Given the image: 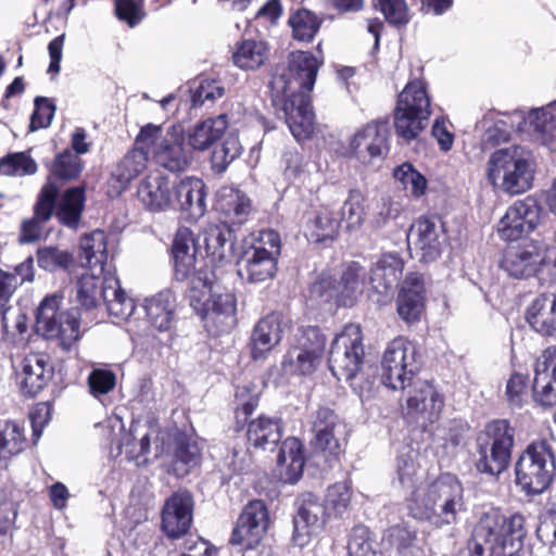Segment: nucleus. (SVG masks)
Listing matches in <instances>:
<instances>
[{
	"label": "nucleus",
	"instance_id": "obj_20",
	"mask_svg": "<svg viewBox=\"0 0 556 556\" xmlns=\"http://www.w3.org/2000/svg\"><path fill=\"white\" fill-rule=\"evenodd\" d=\"M192 497L188 492L169 496L162 509V530L172 539L185 535L192 523Z\"/></svg>",
	"mask_w": 556,
	"mask_h": 556
},
{
	"label": "nucleus",
	"instance_id": "obj_4",
	"mask_svg": "<svg viewBox=\"0 0 556 556\" xmlns=\"http://www.w3.org/2000/svg\"><path fill=\"white\" fill-rule=\"evenodd\" d=\"M534 162L522 147L513 146L494 151L485 165V177L492 188L508 195H519L532 188Z\"/></svg>",
	"mask_w": 556,
	"mask_h": 556
},
{
	"label": "nucleus",
	"instance_id": "obj_11",
	"mask_svg": "<svg viewBox=\"0 0 556 556\" xmlns=\"http://www.w3.org/2000/svg\"><path fill=\"white\" fill-rule=\"evenodd\" d=\"M365 356L362 329L356 324L346 325L330 346L328 366L338 380L351 381L362 368Z\"/></svg>",
	"mask_w": 556,
	"mask_h": 556
},
{
	"label": "nucleus",
	"instance_id": "obj_37",
	"mask_svg": "<svg viewBox=\"0 0 556 556\" xmlns=\"http://www.w3.org/2000/svg\"><path fill=\"white\" fill-rule=\"evenodd\" d=\"M228 125L227 114H219L202 121L189 132V146L193 150H207L223 137Z\"/></svg>",
	"mask_w": 556,
	"mask_h": 556
},
{
	"label": "nucleus",
	"instance_id": "obj_55",
	"mask_svg": "<svg viewBox=\"0 0 556 556\" xmlns=\"http://www.w3.org/2000/svg\"><path fill=\"white\" fill-rule=\"evenodd\" d=\"M39 267L48 271L65 269L73 263V256L65 250L55 247H45L37 251Z\"/></svg>",
	"mask_w": 556,
	"mask_h": 556
},
{
	"label": "nucleus",
	"instance_id": "obj_59",
	"mask_svg": "<svg viewBox=\"0 0 556 556\" xmlns=\"http://www.w3.org/2000/svg\"><path fill=\"white\" fill-rule=\"evenodd\" d=\"M83 169L81 160L75 153L66 150L54 161L52 173L62 179H74Z\"/></svg>",
	"mask_w": 556,
	"mask_h": 556
},
{
	"label": "nucleus",
	"instance_id": "obj_64",
	"mask_svg": "<svg viewBox=\"0 0 556 556\" xmlns=\"http://www.w3.org/2000/svg\"><path fill=\"white\" fill-rule=\"evenodd\" d=\"M389 541L401 556H410L416 533L405 526H395L389 530Z\"/></svg>",
	"mask_w": 556,
	"mask_h": 556
},
{
	"label": "nucleus",
	"instance_id": "obj_1",
	"mask_svg": "<svg viewBox=\"0 0 556 556\" xmlns=\"http://www.w3.org/2000/svg\"><path fill=\"white\" fill-rule=\"evenodd\" d=\"M321 61L313 53L295 51L287 64L275 67L269 88L274 106L283 113L285 121L298 140L309 138L315 114L311 105L313 90Z\"/></svg>",
	"mask_w": 556,
	"mask_h": 556
},
{
	"label": "nucleus",
	"instance_id": "obj_5",
	"mask_svg": "<svg viewBox=\"0 0 556 556\" xmlns=\"http://www.w3.org/2000/svg\"><path fill=\"white\" fill-rule=\"evenodd\" d=\"M526 535V519L521 514L507 517L500 509L490 508L481 515L469 541L484 546L491 556H505V548H514Z\"/></svg>",
	"mask_w": 556,
	"mask_h": 556
},
{
	"label": "nucleus",
	"instance_id": "obj_56",
	"mask_svg": "<svg viewBox=\"0 0 556 556\" xmlns=\"http://www.w3.org/2000/svg\"><path fill=\"white\" fill-rule=\"evenodd\" d=\"M348 553L349 556H378L367 527L358 525L352 529Z\"/></svg>",
	"mask_w": 556,
	"mask_h": 556
},
{
	"label": "nucleus",
	"instance_id": "obj_13",
	"mask_svg": "<svg viewBox=\"0 0 556 556\" xmlns=\"http://www.w3.org/2000/svg\"><path fill=\"white\" fill-rule=\"evenodd\" d=\"M404 416L417 426L426 429L434 424L444 407V397L429 381L414 380L406 386Z\"/></svg>",
	"mask_w": 556,
	"mask_h": 556
},
{
	"label": "nucleus",
	"instance_id": "obj_9",
	"mask_svg": "<svg viewBox=\"0 0 556 556\" xmlns=\"http://www.w3.org/2000/svg\"><path fill=\"white\" fill-rule=\"evenodd\" d=\"M136 143L143 144L153 153L156 163L170 172L185 170L192 157L190 149L185 147L182 134L175 126L163 134L161 126L149 124L141 128Z\"/></svg>",
	"mask_w": 556,
	"mask_h": 556
},
{
	"label": "nucleus",
	"instance_id": "obj_19",
	"mask_svg": "<svg viewBox=\"0 0 556 556\" xmlns=\"http://www.w3.org/2000/svg\"><path fill=\"white\" fill-rule=\"evenodd\" d=\"M327 515V508L314 494L306 493L299 497L298 511L293 519L295 543L305 545L312 535L324 528Z\"/></svg>",
	"mask_w": 556,
	"mask_h": 556
},
{
	"label": "nucleus",
	"instance_id": "obj_24",
	"mask_svg": "<svg viewBox=\"0 0 556 556\" xmlns=\"http://www.w3.org/2000/svg\"><path fill=\"white\" fill-rule=\"evenodd\" d=\"M511 127L535 140H545L556 129V121L549 108H533L528 113L521 110L509 114Z\"/></svg>",
	"mask_w": 556,
	"mask_h": 556
},
{
	"label": "nucleus",
	"instance_id": "obj_21",
	"mask_svg": "<svg viewBox=\"0 0 556 556\" xmlns=\"http://www.w3.org/2000/svg\"><path fill=\"white\" fill-rule=\"evenodd\" d=\"M175 186L160 172L147 175L138 185L137 198L150 212H164L173 207Z\"/></svg>",
	"mask_w": 556,
	"mask_h": 556
},
{
	"label": "nucleus",
	"instance_id": "obj_61",
	"mask_svg": "<svg viewBox=\"0 0 556 556\" xmlns=\"http://www.w3.org/2000/svg\"><path fill=\"white\" fill-rule=\"evenodd\" d=\"M375 7L381 11L386 21L392 25H405L409 21L405 0H376Z\"/></svg>",
	"mask_w": 556,
	"mask_h": 556
},
{
	"label": "nucleus",
	"instance_id": "obj_29",
	"mask_svg": "<svg viewBox=\"0 0 556 556\" xmlns=\"http://www.w3.org/2000/svg\"><path fill=\"white\" fill-rule=\"evenodd\" d=\"M404 263L396 252L383 253L370 270L369 285L380 295H388L397 285Z\"/></svg>",
	"mask_w": 556,
	"mask_h": 556
},
{
	"label": "nucleus",
	"instance_id": "obj_41",
	"mask_svg": "<svg viewBox=\"0 0 556 556\" xmlns=\"http://www.w3.org/2000/svg\"><path fill=\"white\" fill-rule=\"evenodd\" d=\"M340 220L327 206H320L306 223V236L311 241L325 242L337 238Z\"/></svg>",
	"mask_w": 556,
	"mask_h": 556
},
{
	"label": "nucleus",
	"instance_id": "obj_23",
	"mask_svg": "<svg viewBox=\"0 0 556 556\" xmlns=\"http://www.w3.org/2000/svg\"><path fill=\"white\" fill-rule=\"evenodd\" d=\"M283 317L273 312L261 318L252 329L249 346L254 361L264 359L281 341Z\"/></svg>",
	"mask_w": 556,
	"mask_h": 556
},
{
	"label": "nucleus",
	"instance_id": "obj_36",
	"mask_svg": "<svg viewBox=\"0 0 556 556\" xmlns=\"http://www.w3.org/2000/svg\"><path fill=\"white\" fill-rule=\"evenodd\" d=\"M248 442L255 450L274 451L281 440V426L278 419L260 416L248 425Z\"/></svg>",
	"mask_w": 556,
	"mask_h": 556
},
{
	"label": "nucleus",
	"instance_id": "obj_15",
	"mask_svg": "<svg viewBox=\"0 0 556 556\" xmlns=\"http://www.w3.org/2000/svg\"><path fill=\"white\" fill-rule=\"evenodd\" d=\"M407 241L420 262L432 263L448 244L445 223L438 216H420L410 225Z\"/></svg>",
	"mask_w": 556,
	"mask_h": 556
},
{
	"label": "nucleus",
	"instance_id": "obj_44",
	"mask_svg": "<svg viewBox=\"0 0 556 556\" xmlns=\"http://www.w3.org/2000/svg\"><path fill=\"white\" fill-rule=\"evenodd\" d=\"M417 455L418 453L414 448L405 446L396 457V478L400 484L407 490H412V493L422 488L418 484L421 480V473L416 463Z\"/></svg>",
	"mask_w": 556,
	"mask_h": 556
},
{
	"label": "nucleus",
	"instance_id": "obj_48",
	"mask_svg": "<svg viewBox=\"0 0 556 556\" xmlns=\"http://www.w3.org/2000/svg\"><path fill=\"white\" fill-rule=\"evenodd\" d=\"M104 278L84 274L76 283V302L85 309L97 307L102 301L101 288Z\"/></svg>",
	"mask_w": 556,
	"mask_h": 556
},
{
	"label": "nucleus",
	"instance_id": "obj_53",
	"mask_svg": "<svg viewBox=\"0 0 556 556\" xmlns=\"http://www.w3.org/2000/svg\"><path fill=\"white\" fill-rule=\"evenodd\" d=\"M289 23L293 37L301 41H311L320 26L317 16L307 10L298 11L290 17Z\"/></svg>",
	"mask_w": 556,
	"mask_h": 556
},
{
	"label": "nucleus",
	"instance_id": "obj_6",
	"mask_svg": "<svg viewBox=\"0 0 556 556\" xmlns=\"http://www.w3.org/2000/svg\"><path fill=\"white\" fill-rule=\"evenodd\" d=\"M515 430L505 419L489 422L478 437L476 468L490 477L500 476L510 462Z\"/></svg>",
	"mask_w": 556,
	"mask_h": 556
},
{
	"label": "nucleus",
	"instance_id": "obj_33",
	"mask_svg": "<svg viewBox=\"0 0 556 556\" xmlns=\"http://www.w3.org/2000/svg\"><path fill=\"white\" fill-rule=\"evenodd\" d=\"M168 454L172 457L169 471L179 478L187 476L200 460L198 444L185 433L175 434Z\"/></svg>",
	"mask_w": 556,
	"mask_h": 556
},
{
	"label": "nucleus",
	"instance_id": "obj_40",
	"mask_svg": "<svg viewBox=\"0 0 556 556\" xmlns=\"http://www.w3.org/2000/svg\"><path fill=\"white\" fill-rule=\"evenodd\" d=\"M217 210L232 222L241 224L251 212V201L233 187H224L217 194Z\"/></svg>",
	"mask_w": 556,
	"mask_h": 556
},
{
	"label": "nucleus",
	"instance_id": "obj_12",
	"mask_svg": "<svg viewBox=\"0 0 556 556\" xmlns=\"http://www.w3.org/2000/svg\"><path fill=\"white\" fill-rule=\"evenodd\" d=\"M418 370L416 349L412 342L403 337L393 339L382 354L381 382L392 390H406Z\"/></svg>",
	"mask_w": 556,
	"mask_h": 556
},
{
	"label": "nucleus",
	"instance_id": "obj_3",
	"mask_svg": "<svg viewBox=\"0 0 556 556\" xmlns=\"http://www.w3.org/2000/svg\"><path fill=\"white\" fill-rule=\"evenodd\" d=\"M464 505L463 484L450 473L415 490L408 500L412 517L427 520L438 528L455 523Z\"/></svg>",
	"mask_w": 556,
	"mask_h": 556
},
{
	"label": "nucleus",
	"instance_id": "obj_30",
	"mask_svg": "<svg viewBox=\"0 0 556 556\" xmlns=\"http://www.w3.org/2000/svg\"><path fill=\"white\" fill-rule=\"evenodd\" d=\"M337 424V415L328 407H320L313 414L312 431L314 432V439L312 442L316 450L331 456L340 454L341 446L333 433Z\"/></svg>",
	"mask_w": 556,
	"mask_h": 556
},
{
	"label": "nucleus",
	"instance_id": "obj_47",
	"mask_svg": "<svg viewBox=\"0 0 556 556\" xmlns=\"http://www.w3.org/2000/svg\"><path fill=\"white\" fill-rule=\"evenodd\" d=\"M365 197L356 189L350 190L348 198L341 207V222L345 224L348 231H358L365 222Z\"/></svg>",
	"mask_w": 556,
	"mask_h": 556
},
{
	"label": "nucleus",
	"instance_id": "obj_28",
	"mask_svg": "<svg viewBox=\"0 0 556 556\" xmlns=\"http://www.w3.org/2000/svg\"><path fill=\"white\" fill-rule=\"evenodd\" d=\"M149 151L143 144H137L115 165L111 173L110 186L116 194L122 193L128 185L148 166Z\"/></svg>",
	"mask_w": 556,
	"mask_h": 556
},
{
	"label": "nucleus",
	"instance_id": "obj_60",
	"mask_svg": "<svg viewBox=\"0 0 556 556\" xmlns=\"http://www.w3.org/2000/svg\"><path fill=\"white\" fill-rule=\"evenodd\" d=\"M533 397L536 404L542 407H552L556 404V379L546 375H534Z\"/></svg>",
	"mask_w": 556,
	"mask_h": 556
},
{
	"label": "nucleus",
	"instance_id": "obj_42",
	"mask_svg": "<svg viewBox=\"0 0 556 556\" xmlns=\"http://www.w3.org/2000/svg\"><path fill=\"white\" fill-rule=\"evenodd\" d=\"M106 257L108 253L104 231L96 230L81 238L79 258L84 266L91 269L98 268L99 273H102Z\"/></svg>",
	"mask_w": 556,
	"mask_h": 556
},
{
	"label": "nucleus",
	"instance_id": "obj_17",
	"mask_svg": "<svg viewBox=\"0 0 556 556\" xmlns=\"http://www.w3.org/2000/svg\"><path fill=\"white\" fill-rule=\"evenodd\" d=\"M390 127L387 119L368 123L350 140L349 154L363 164L382 159L389 151Z\"/></svg>",
	"mask_w": 556,
	"mask_h": 556
},
{
	"label": "nucleus",
	"instance_id": "obj_51",
	"mask_svg": "<svg viewBox=\"0 0 556 556\" xmlns=\"http://www.w3.org/2000/svg\"><path fill=\"white\" fill-rule=\"evenodd\" d=\"M36 172L37 164L26 152L11 153L0 160V175L25 176Z\"/></svg>",
	"mask_w": 556,
	"mask_h": 556
},
{
	"label": "nucleus",
	"instance_id": "obj_32",
	"mask_svg": "<svg viewBox=\"0 0 556 556\" xmlns=\"http://www.w3.org/2000/svg\"><path fill=\"white\" fill-rule=\"evenodd\" d=\"M526 319L538 333L556 338V294L536 296L527 309Z\"/></svg>",
	"mask_w": 556,
	"mask_h": 556
},
{
	"label": "nucleus",
	"instance_id": "obj_26",
	"mask_svg": "<svg viewBox=\"0 0 556 556\" xmlns=\"http://www.w3.org/2000/svg\"><path fill=\"white\" fill-rule=\"evenodd\" d=\"M174 198L187 219L195 222L206 212L205 185L200 178L181 179L175 186Z\"/></svg>",
	"mask_w": 556,
	"mask_h": 556
},
{
	"label": "nucleus",
	"instance_id": "obj_46",
	"mask_svg": "<svg viewBox=\"0 0 556 556\" xmlns=\"http://www.w3.org/2000/svg\"><path fill=\"white\" fill-rule=\"evenodd\" d=\"M26 443L24 428L14 420H0V458L20 454Z\"/></svg>",
	"mask_w": 556,
	"mask_h": 556
},
{
	"label": "nucleus",
	"instance_id": "obj_54",
	"mask_svg": "<svg viewBox=\"0 0 556 556\" xmlns=\"http://www.w3.org/2000/svg\"><path fill=\"white\" fill-rule=\"evenodd\" d=\"M351 502V490L348 482H337L328 488L325 508L328 516H340L346 511Z\"/></svg>",
	"mask_w": 556,
	"mask_h": 556
},
{
	"label": "nucleus",
	"instance_id": "obj_35",
	"mask_svg": "<svg viewBox=\"0 0 556 556\" xmlns=\"http://www.w3.org/2000/svg\"><path fill=\"white\" fill-rule=\"evenodd\" d=\"M101 295L110 316L117 320H126L132 315L136 307L135 302L121 288L117 278L104 277Z\"/></svg>",
	"mask_w": 556,
	"mask_h": 556
},
{
	"label": "nucleus",
	"instance_id": "obj_57",
	"mask_svg": "<svg viewBox=\"0 0 556 556\" xmlns=\"http://www.w3.org/2000/svg\"><path fill=\"white\" fill-rule=\"evenodd\" d=\"M321 356L308 350L293 348L288 353V364L292 371L299 375H311L319 365Z\"/></svg>",
	"mask_w": 556,
	"mask_h": 556
},
{
	"label": "nucleus",
	"instance_id": "obj_14",
	"mask_svg": "<svg viewBox=\"0 0 556 556\" xmlns=\"http://www.w3.org/2000/svg\"><path fill=\"white\" fill-rule=\"evenodd\" d=\"M364 276V268L352 263L343 270L338 282L331 277L321 276L311 286L309 296L325 303L334 301L339 306H352L363 292Z\"/></svg>",
	"mask_w": 556,
	"mask_h": 556
},
{
	"label": "nucleus",
	"instance_id": "obj_10",
	"mask_svg": "<svg viewBox=\"0 0 556 556\" xmlns=\"http://www.w3.org/2000/svg\"><path fill=\"white\" fill-rule=\"evenodd\" d=\"M62 298L52 294L46 296L38 306L36 329L47 339H56L64 350H70L79 339L78 309L61 311Z\"/></svg>",
	"mask_w": 556,
	"mask_h": 556
},
{
	"label": "nucleus",
	"instance_id": "obj_7",
	"mask_svg": "<svg viewBox=\"0 0 556 556\" xmlns=\"http://www.w3.org/2000/svg\"><path fill=\"white\" fill-rule=\"evenodd\" d=\"M501 267L516 279L538 276L543 282L556 280V258L551 257L548 247L540 241L508 248L504 252Z\"/></svg>",
	"mask_w": 556,
	"mask_h": 556
},
{
	"label": "nucleus",
	"instance_id": "obj_52",
	"mask_svg": "<svg viewBox=\"0 0 556 556\" xmlns=\"http://www.w3.org/2000/svg\"><path fill=\"white\" fill-rule=\"evenodd\" d=\"M241 154V144L237 137L229 136L225 141L216 147L211 156L212 168L220 174L224 173L229 164Z\"/></svg>",
	"mask_w": 556,
	"mask_h": 556
},
{
	"label": "nucleus",
	"instance_id": "obj_63",
	"mask_svg": "<svg viewBox=\"0 0 556 556\" xmlns=\"http://www.w3.org/2000/svg\"><path fill=\"white\" fill-rule=\"evenodd\" d=\"M55 113V105L45 97L35 99V110L30 117V130L47 128L50 126Z\"/></svg>",
	"mask_w": 556,
	"mask_h": 556
},
{
	"label": "nucleus",
	"instance_id": "obj_22",
	"mask_svg": "<svg viewBox=\"0 0 556 556\" xmlns=\"http://www.w3.org/2000/svg\"><path fill=\"white\" fill-rule=\"evenodd\" d=\"M192 235L195 243V251L202 248L199 242L200 239H202L206 257L212 263L222 264L232 260L236 238L233 231L226 223L207 225L198 240L193 232ZM195 253L197 252H194V254Z\"/></svg>",
	"mask_w": 556,
	"mask_h": 556
},
{
	"label": "nucleus",
	"instance_id": "obj_25",
	"mask_svg": "<svg viewBox=\"0 0 556 556\" xmlns=\"http://www.w3.org/2000/svg\"><path fill=\"white\" fill-rule=\"evenodd\" d=\"M396 307L406 324H415L420 319L425 308V283L421 275L412 273L406 276L397 295Z\"/></svg>",
	"mask_w": 556,
	"mask_h": 556
},
{
	"label": "nucleus",
	"instance_id": "obj_50",
	"mask_svg": "<svg viewBox=\"0 0 556 556\" xmlns=\"http://www.w3.org/2000/svg\"><path fill=\"white\" fill-rule=\"evenodd\" d=\"M429 117L417 116L396 106L394 126L396 135L407 141L417 138L427 125Z\"/></svg>",
	"mask_w": 556,
	"mask_h": 556
},
{
	"label": "nucleus",
	"instance_id": "obj_43",
	"mask_svg": "<svg viewBox=\"0 0 556 556\" xmlns=\"http://www.w3.org/2000/svg\"><path fill=\"white\" fill-rule=\"evenodd\" d=\"M396 106L417 116H430V99L420 80H414L406 85L400 93Z\"/></svg>",
	"mask_w": 556,
	"mask_h": 556
},
{
	"label": "nucleus",
	"instance_id": "obj_49",
	"mask_svg": "<svg viewBox=\"0 0 556 556\" xmlns=\"http://www.w3.org/2000/svg\"><path fill=\"white\" fill-rule=\"evenodd\" d=\"M394 179L414 198L426 193L427 179L410 163H403L393 170Z\"/></svg>",
	"mask_w": 556,
	"mask_h": 556
},
{
	"label": "nucleus",
	"instance_id": "obj_18",
	"mask_svg": "<svg viewBox=\"0 0 556 556\" xmlns=\"http://www.w3.org/2000/svg\"><path fill=\"white\" fill-rule=\"evenodd\" d=\"M269 526V513L261 500L250 501L238 517L230 536L232 545L258 544Z\"/></svg>",
	"mask_w": 556,
	"mask_h": 556
},
{
	"label": "nucleus",
	"instance_id": "obj_38",
	"mask_svg": "<svg viewBox=\"0 0 556 556\" xmlns=\"http://www.w3.org/2000/svg\"><path fill=\"white\" fill-rule=\"evenodd\" d=\"M268 56L269 48L265 41L244 39L237 45L232 61L242 71H255L265 64Z\"/></svg>",
	"mask_w": 556,
	"mask_h": 556
},
{
	"label": "nucleus",
	"instance_id": "obj_31",
	"mask_svg": "<svg viewBox=\"0 0 556 556\" xmlns=\"http://www.w3.org/2000/svg\"><path fill=\"white\" fill-rule=\"evenodd\" d=\"M177 301L170 289L146 299L144 309L151 326L160 332L170 331L175 323Z\"/></svg>",
	"mask_w": 556,
	"mask_h": 556
},
{
	"label": "nucleus",
	"instance_id": "obj_39",
	"mask_svg": "<svg viewBox=\"0 0 556 556\" xmlns=\"http://www.w3.org/2000/svg\"><path fill=\"white\" fill-rule=\"evenodd\" d=\"M85 201L83 187L67 189L56 206L55 216L59 222L71 229H77L85 208Z\"/></svg>",
	"mask_w": 556,
	"mask_h": 556
},
{
	"label": "nucleus",
	"instance_id": "obj_62",
	"mask_svg": "<svg viewBox=\"0 0 556 556\" xmlns=\"http://www.w3.org/2000/svg\"><path fill=\"white\" fill-rule=\"evenodd\" d=\"M58 195V188L51 184H46L37 199L34 207V217L46 223L52 216L55 207V199Z\"/></svg>",
	"mask_w": 556,
	"mask_h": 556
},
{
	"label": "nucleus",
	"instance_id": "obj_16",
	"mask_svg": "<svg viewBox=\"0 0 556 556\" xmlns=\"http://www.w3.org/2000/svg\"><path fill=\"white\" fill-rule=\"evenodd\" d=\"M541 206L531 197L514 202L497 224V233L505 241H517L535 229Z\"/></svg>",
	"mask_w": 556,
	"mask_h": 556
},
{
	"label": "nucleus",
	"instance_id": "obj_45",
	"mask_svg": "<svg viewBox=\"0 0 556 556\" xmlns=\"http://www.w3.org/2000/svg\"><path fill=\"white\" fill-rule=\"evenodd\" d=\"M270 253L262 254L253 250L247 258L245 265L239 269V275L249 282H263L274 277L277 269V260L271 258Z\"/></svg>",
	"mask_w": 556,
	"mask_h": 556
},
{
	"label": "nucleus",
	"instance_id": "obj_8",
	"mask_svg": "<svg viewBox=\"0 0 556 556\" xmlns=\"http://www.w3.org/2000/svg\"><path fill=\"white\" fill-rule=\"evenodd\" d=\"M555 470V458L551 445L546 441L533 442L516 463V483L526 494L538 495L549 486Z\"/></svg>",
	"mask_w": 556,
	"mask_h": 556
},
{
	"label": "nucleus",
	"instance_id": "obj_27",
	"mask_svg": "<svg viewBox=\"0 0 556 556\" xmlns=\"http://www.w3.org/2000/svg\"><path fill=\"white\" fill-rule=\"evenodd\" d=\"M53 367L45 354H29L22 363L20 374L21 391L24 395L36 396L52 379Z\"/></svg>",
	"mask_w": 556,
	"mask_h": 556
},
{
	"label": "nucleus",
	"instance_id": "obj_2",
	"mask_svg": "<svg viewBox=\"0 0 556 556\" xmlns=\"http://www.w3.org/2000/svg\"><path fill=\"white\" fill-rule=\"evenodd\" d=\"M195 243L192 231L180 227L172 244L174 277L178 281L188 280L187 298L190 306L202 318H207L230 328L237 312L236 298L231 293H213L211 273L195 270Z\"/></svg>",
	"mask_w": 556,
	"mask_h": 556
},
{
	"label": "nucleus",
	"instance_id": "obj_34",
	"mask_svg": "<svg viewBox=\"0 0 556 556\" xmlns=\"http://www.w3.org/2000/svg\"><path fill=\"white\" fill-rule=\"evenodd\" d=\"M277 465L286 482L296 483L303 475L305 457L303 445L296 438L286 439L280 447Z\"/></svg>",
	"mask_w": 556,
	"mask_h": 556
},
{
	"label": "nucleus",
	"instance_id": "obj_58",
	"mask_svg": "<svg viewBox=\"0 0 556 556\" xmlns=\"http://www.w3.org/2000/svg\"><path fill=\"white\" fill-rule=\"evenodd\" d=\"M260 391L254 383L238 387L236 390V416L247 418L258 405Z\"/></svg>",
	"mask_w": 556,
	"mask_h": 556
}]
</instances>
